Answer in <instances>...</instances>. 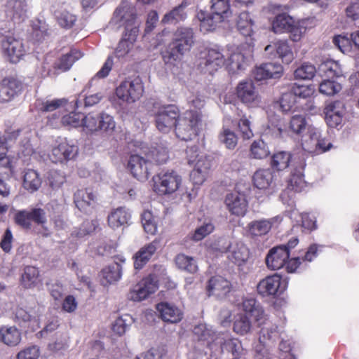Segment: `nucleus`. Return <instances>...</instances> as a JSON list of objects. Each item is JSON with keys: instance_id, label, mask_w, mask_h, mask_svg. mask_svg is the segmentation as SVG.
Here are the masks:
<instances>
[{"instance_id": "1", "label": "nucleus", "mask_w": 359, "mask_h": 359, "mask_svg": "<svg viewBox=\"0 0 359 359\" xmlns=\"http://www.w3.org/2000/svg\"><path fill=\"white\" fill-rule=\"evenodd\" d=\"M61 122L65 126L81 127L86 134H93L98 131L111 132L115 128L114 118L105 112H90L84 114L72 111L62 117Z\"/></svg>"}, {"instance_id": "2", "label": "nucleus", "mask_w": 359, "mask_h": 359, "mask_svg": "<svg viewBox=\"0 0 359 359\" xmlns=\"http://www.w3.org/2000/svg\"><path fill=\"white\" fill-rule=\"evenodd\" d=\"M195 41L193 28L184 26L177 27L165 49L161 51L163 60L166 65L177 66L182 62L184 56L191 51Z\"/></svg>"}, {"instance_id": "3", "label": "nucleus", "mask_w": 359, "mask_h": 359, "mask_svg": "<svg viewBox=\"0 0 359 359\" xmlns=\"http://www.w3.org/2000/svg\"><path fill=\"white\" fill-rule=\"evenodd\" d=\"M114 19L125 29L123 38L116 48L117 57H123L130 51L139 32L136 9L129 5H121L115 10Z\"/></svg>"}, {"instance_id": "4", "label": "nucleus", "mask_w": 359, "mask_h": 359, "mask_svg": "<svg viewBox=\"0 0 359 359\" xmlns=\"http://www.w3.org/2000/svg\"><path fill=\"white\" fill-rule=\"evenodd\" d=\"M202 113L188 109L180 116L174 128L175 135L183 141H189L198 135Z\"/></svg>"}, {"instance_id": "5", "label": "nucleus", "mask_w": 359, "mask_h": 359, "mask_svg": "<svg viewBox=\"0 0 359 359\" xmlns=\"http://www.w3.org/2000/svg\"><path fill=\"white\" fill-rule=\"evenodd\" d=\"M152 189L158 196L176 192L182 184V177L174 170L161 171L152 177Z\"/></svg>"}, {"instance_id": "6", "label": "nucleus", "mask_w": 359, "mask_h": 359, "mask_svg": "<svg viewBox=\"0 0 359 359\" xmlns=\"http://www.w3.org/2000/svg\"><path fill=\"white\" fill-rule=\"evenodd\" d=\"M144 93V84L139 76L128 77L116 88L115 94L121 101L131 104L140 100Z\"/></svg>"}, {"instance_id": "7", "label": "nucleus", "mask_w": 359, "mask_h": 359, "mask_svg": "<svg viewBox=\"0 0 359 359\" xmlns=\"http://www.w3.org/2000/svg\"><path fill=\"white\" fill-rule=\"evenodd\" d=\"M226 62L224 55L219 49L205 48L199 53L198 69L204 74H213Z\"/></svg>"}, {"instance_id": "8", "label": "nucleus", "mask_w": 359, "mask_h": 359, "mask_svg": "<svg viewBox=\"0 0 359 359\" xmlns=\"http://www.w3.org/2000/svg\"><path fill=\"white\" fill-rule=\"evenodd\" d=\"M288 283L282 276L276 273L262 278L257 285V292L262 297L276 298L286 290Z\"/></svg>"}, {"instance_id": "9", "label": "nucleus", "mask_w": 359, "mask_h": 359, "mask_svg": "<svg viewBox=\"0 0 359 359\" xmlns=\"http://www.w3.org/2000/svg\"><path fill=\"white\" fill-rule=\"evenodd\" d=\"M254 45L252 39L240 44L236 50L231 53L225 64L229 71L232 74H238L245 69L247 59L252 56Z\"/></svg>"}, {"instance_id": "10", "label": "nucleus", "mask_w": 359, "mask_h": 359, "mask_svg": "<svg viewBox=\"0 0 359 359\" xmlns=\"http://www.w3.org/2000/svg\"><path fill=\"white\" fill-rule=\"evenodd\" d=\"M180 116V110L177 105L161 106L154 114L156 127L159 131L167 133L175 128Z\"/></svg>"}, {"instance_id": "11", "label": "nucleus", "mask_w": 359, "mask_h": 359, "mask_svg": "<svg viewBox=\"0 0 359 359\" xmlns=\"http://www.w3.org/2000/svg\"><path fill=\"white\" fill-rule=\"evenodd\" d=\"M3 55L11 62H19L26 54L22 41L13 35L4 36L0 41Z\"/></svg>"}, {"instance_id": "12", "label": "nucleus", "mask_w": 359, "mask_h": 359, "mask_svg": "<svg viewBox=\"0 0 359 359\" xmlns=\"http://www.w3.org/2000/svg\"><path fill=\"white\" fill-rule=\"evenodd\" d=\"M14 222L26 230L32 228V222L43 227L47 222L46 212L41 208L19 210L14 215Z\"/></svg>"}, {"instance_id": "13", "label": "nucleus", "mask_w": 359, "mask_h": 359, "mask_svg": "<svg viewBox=\"0 0 359 359\" xmlns=\"http://www.w3.org/2000/svg\"><path fill=\"white\" fill-rule=\"evenodd\" d=\"M83 53L77 48H72L67 53L62 54L53 63L51 68L47 69L46 76H56L69 71L73 65L81 59Z\"/></svg>"}, {"instance_id": "14", "label": "nucleus", "mask_w": 359, "mask_h": 359, "mask_svg": "<svg viewBox=\"0 0 359 359\" xmlns=\"http://www.w3.org/2000/svg\"><path fill=\"white\" fill-rule=\"evenodd\" d=\"M235 93L238 100L248 107L256 106L261 101L259 91L251 80L240 81Z\"/></svg>"}, {"instance_id": "15", "label": "nucleus", "mask_w": 359, "mask_h": 359, "mask_svg": "<svg viewBox=\"0 0 359 359\" xmlns=\"http://www.w3.org/2000/svg\"><path fill=\"white\" fill-rule=\"evenodd\" d=\"M158 281L154 275L149 274L137 283L130 291L129 297L134 302H140L147 299L158 289Z\"/></svg>"}, {"instance_id": "16", "label": "nucleus", "mask_w": 359, "mask_h": 359, "mask_svg": "<svg viewBox=\"0 0 359 359\" xmlns=\"http://www.w3.org/2000/svg\"><path fill=\"white\" fill-rule=\"evenodd\" d=\"M128 169L139 181H146L151 173L152 163L139 155H131L128 163Z\"/></svg>"}, {"instance_id": "17", "label": "nucleus", "mask_w": 359, "mask_h": 359, "mask_svg": "<svg viewBox=\"0 0 359 359\" xmlns=\"http://www.w3.org/2000/svg\"><path fill=\"white\" fill-rule=\"evenodd\" d=\"M73 199L76 207L86 214L95 209L97 205V196L90 188L78 189Z\"/></svg>"}, {"instance_id": "18", "label": "nucleus", "mask_w": 359, "mask_h": 359, "mask_svg": "<svg viewBox=\"0 0 359 359\" xmlns=\"http://www.w3.org/2000/svg\"><path fill=\"white\" fill-rule=\"evenodd\" d=\"M23 89L21 81L13 76L4 78L0 82V102H8L18 96Z\"/></svg>"}, {"instance_id": "19", "label": "nucleus", "mask_w": 359, "mask_h": 359, "mask_svg": "<svg viewBox=\"0 0 359 359\" xmlns=\"http://www.w3.org/2000/svg\"><path fill=\"white\" fill-rule=\"evenodd\" d=\"M77 146L69 144L66 139H64L53 147L49 157L53 163H63L72 159L77 154Z\"/></svg>"}, {"instance_id": "20", "label": "nucleus", "mask_w": 359, "mask_h": 359, "mask_svg": "<svg viewBox=\"0 0 359 359\" xmlns=\"http://www.w3.org/2000/svg\"><path fill=\"white\" fill-rule=\"evenodd\" d=\"M283 217L280 215L268 219L255 220L248 225V231L252 237L262 236L267 234L272 226H278L281 223Z\"/></svg>"}, {"instance_id": "21", "label": "nucleus", "mask_w": 359, "mask_h": 359, "mask_svg": "<svg viewBox=\"0 0 359 359\" xmlns=\"http://www.w3.org/2000/svg\"><path fill=\"white\" fill-rule=\"evenodd\" d=\"M290 257L287 248L280 245L271 248L266 257V264L269 269L276 271L283 268Z\"/></svg>"}, {"instance_id": "22", "label": "nucleus", "mask_w": 359, "mask_h": 359, "mask_svg": "<svg viewBox=\"0 0 359 359\" xmlns=\"http://www.w3.org/2000/svg\"><path fill=\"white\" fill-rule=\"evenodd\" d=\"M156 309L164 322L177 323L183 318L182 311L173 304L162 302L156 304Z\"/></svg>"}, {"instance_id": "23", "label": "nucleus", "mask_w": 359, "mask_h": 359, "mask_svg": "<svg viewBox=\"0 0 359 359\" xmlns=\"http://www.w3.org/2000/svg\"><path fill=\"white\" fill-rule=\"evenodd\" d=\"M224 203L232 215L243 217L247 212L248 201L245 196L239 193L228 194Z\"/></svg>"}, {"instance_id": "24", "label": "nucleus", "mask_w": 359, "mask_h": 359, "mask_svg": "<svg viewBox=\"0 0 359 359\" xmlns=\"http://www.w3.org/2000/svg\"><path fill=\"white\" fill-rule=\"evenodd\" d=\"M205 290L208 297H224L230 292L231 283L222 276H212L208 281Z\"/></svg>"}, {"instance_id": "25", "label": "nucleus", "mask_w": 359, "mask_h": 359, "mask_svg": "<svg viewBox=\"0 0 359 359\" xmlns=\"http://www.w3.org/2000/svg\"><path fill=\"white\" fill-rule=\"evenodd\" d=\"M159 244L158 239H154L152 242L141 248L133 257L134 260V268L136 270L142 269L151 259L157 250Z\"/></svg>"}, {"instance_id": "26", "label": "nucleus", "mask_w": 359, "mask_h": 359, "mask_svg": "<svg viewBox=\"0 0 359 359\" xmlns=\"http://www.w3.org/2000/svg\"><path fill=\"white\" fill-rule=\"evenodd\" d=\"M283 72V66L278 63H264L257 67L254 72V78L257 81L276 79L281 76Z\"/></svg>"}, {"instance_id": "27", "label": "nucleus", "mask_w": 359, "mask_h": 359, "mask_svg": "<svg viewBox=\"0 0 359 359\" xmlns=\"http://www.w3.org/2000/svg\"><path fill=\"white\" fill-rule=\"evenodd\" d=\"M273 50H276L278 57L285 64H290L294 59L292 48L287 40H279L273 44L267 45L265 48L267 53H271Z\"/></svg>"}, {"instance_id": "28", "label": "nucleus", "mask_w": 359, "mask_h": 359, "mask_svg": "<svg viewBox=\"0 0 359 359\" xmlns=\"http://www.w3.org/2000/svg\"><path fill=\"white\" fill-rule=\"evenodd\" d=\"M131 215L126 207L113 209L107 217V223L113 229H118L128 224Z\"/></svg>"}, {"instance_id": "29", "label": "nucleus", "mask_w": 359, "mask_h": 359, "mask_svg": "<svg viewBox=\"0 0 359 359\" xmlns=\"http://www.w3.org/2000/svg\"><path fill=\"white\" fill-rule=\"evenodd\" d=\"M243 311L254 318L255 320L259 325L266 320L263 307L257 302L255 298H246L242 302Z\"/></svg>"}, {"instance_id": "30", "label": "nucleus", "mask_w": 359, "mask_h": 359, "mask_svg": "<svg viewBox=\"0 0 359 359\" xmlns=\"http://www.w3.org/2000/svg\"><path fill=\"white\" fill-rule=\"evenodd\" d=\"M226 252H229L228 259L238 266L244 264L249 257L248 249L243 243L229 244Z\"/></svg>"}, {"instance_id": "31", "label": "nucleus", "mask_w": 359, "mask_h": 359, "mask_svg": "<svg viewBox=\"0 0 359 359\" xmlns=\"http://www.w3.org/2000/svg\"><path fill=\"white\" fill-rule=\"evenodd\" d=\"M21 339V332L15 326L0 327V342L8 346H15L20 343Z\"/></svg>"}, {"instance_id": "32", "label": "nucleus", "mask_w": 359, "mask_h": 359, "mask_svg": "<svg viewBox=\"0 0 359 359\" xmlns=\"http://www.w3.org/2000/svg\"><path fill=\"white\" fill-rule=\"evenodd\" d=\"M274 172L270 168L259 169L252 176V182L259 189H269L273 182Z\"/></svg>"}, {"instance_id": "33", "label": "nucleus", "mask_w": 359, "mask_h": 359, "mask_svg": "<svg viewBox=\"0 0 359 359\" xmlns=\"http://www.w3.org/2000/svg\"><path fill=\"white\" fill-rule=\"evenodd\" d=\"M188 6L186 0H183L182 3L173 8L168 13H165L162 19L164 24H176L181 21H184L187 17L185 8Z\"/></svg>"}, {"instance_id": "34", "label": "nucleus", "mask_w": 359, "mask_h": 359, "mask_svg": "<svg viewBox=\"0 0 359 359\" xmlns=\"http://www.w3.org/2000/svg\"><path fill=\"white\" fill-rule=\"evenodd\" d=\"M175 263L178 269L188 273L194 274L198 271V267L194 257L180 253L175 257Z\"/></svg>"}, {"instance_id": "35", "label": "nucleus", "mask_w": 359, "mask_h": 359, "mask_svg": "<svg viewBox=\"0 0 359 359\" xmlns=\"http://www.w3.org/2000/svg\"><path fill=\"white\" fill-rule=\"evenodd\" d=\"M41 185L39 173L32 169H27L23 175L22 186L29 193L37 191Z\"/></svg>"}, {"instance_id": "36", "label": "nucleus", "mask_w": 359, "mask_h": 359, "mask_svg": "<svg viewBox=\"0 0 359 359\" xmlns=\"http://www.w3.org/2000/svg\"><path fill=\"white\" fill-rule=\"evenodd\" d=\"M270 153L268 144L262 139H258L252 142L249 156L251 158L261 160L267 158Z\"/></svg>"}, {"instance_id": "37", "label": "nucleus", "mask_w": 359, "mask_h": 359, "mask_svg": "<svg viewBox=\"0 0 359 359\" xmlns=\"http://www.w3.org/2000/svg\"><path fill=\"white\" fill-rule=\"evenodd\" d=\"M292 159V154L290 152L280 151L276 152L271 156V166L278 171L283 170L288 168Z\"/></svg>"}, {"instance_id": "38", "label": "nucleus", "mask_w": 359, "mask_h": 359, "mask_svg": "<svg viewBox=\"0 0 359 359\" xmlns=\"http://www.w3.org/2000/svg\"><path fill=\"white\" fill-rule=\"evenodd\" d=\"M254 22L250 17L248 12H242L239 14L236 22L238 32L246 37H251L253 34Z\"/></svg>"}, {"instance_id": "39", "label": "nucleus", "mask_w": 359, "mask_h": 359, "mask_svg": "<svg viewBox=\"0 0 359 359\" xmlns=\"http://www.w3.org/2000/svg\"><path fill=\"white\" fill-rule=\"evenodd\" d=\"M294 19L285 13L277 15L272 21V29L276 34L285 33Z\"/></svg>"}, {"instance_id": "40", "label": "nucleus", "mask_w": 359, "mask_h": 359, "mask_svg": "<svg viewBox=\"0 0 359 359\" xmlns=\"http://www.w3.org/2000/svg\"><path fill=\"white\" fill-rule=\"evenodd\" d=\"M39 277V271L37 268L32 266H27L24 269V271L21 276L22 285L25 288H31L34 287Z\"/></svg>"}, {"instance_id": "41", "label": "nucleus", "mask_w": 359, "mask_h": 359, "mask_svg": "<svg viewBox=\"0 0 359 359\" xmlns=\"http://www.w3.org/2000/svg\"><path fill=\"white\" fill-rule=\"evenodd\" d=\"M197 18L201 22L200 27L201 29L206 32L212 31L215 29L216 25L218 22H222L223 20H219L213 13H208L205 11H200L197 13Z\"/></svg>"}, {"instance_id": "42", "label": "nucleus", "mask_w": 359, "mask_h": 359, "mask_svg": "<svg viewBox=\"0 0 359 359\" xmlns=\"http://www.w3.org/2000/svg\"><path fill=\"white\" fill-rule=\"evenodd\" d=\"M222 352L231 353L233 358H239L243 348L240 340L235 338L225 339L220 345Z\"/></svg>"}, {"instance_id": "43", "label": "nucleus", "mask_w": 359, "mask_h": 359, "mask_svg": "<svg viewBox=\"0 0 359 359\" xmlns=\"http://www.w3.org/2000/svg\"><path fill=\"white\" fill-rule=\"evenodd\" d=\"M211 12L215 15L219 20H224L228 17L230 5L229 0H211Z\"/></svg>"}, {"instance_id": "44", "label": "nucleus", "mask_w": 359, "mask_h": 359, "mask_svg": "<svg viewBox=\"0 0 359 359\" xmlns=\"http://www.w3.org/2000/svg\"><path fill=\"white\" fill-rule=\"evenodd\" d=\"M306 186L302 172L296 170L292 172L287 182V188L295 192H301Z\"/></svg>"}, {"instance_id": "45", "label": "nucleus", "mask_w": 359, "mask_h": 359, "mask_svg": "<svg viewBox=\"0 0 359 359\" xmlns=\"http://www.w3.org/2000/svg\"><path fill=\"white\" fill-rule=\"evenodd\" d=\"M55 15L57 22L63 28H72L76 21V16L67 10H57Z\"/></svg>"}, {"instance_id": "46", "label": "nucleus", "mask_w": 359, "mask_h": 359, "mask_svg": "<svg viewBox=\"0 0 359 359\" xmlns=\"http://www.w3.org/2000/svg\"><path fill=\"white\" fill-rule=\"evenodd\" d=\"M327 79H333L342 75V69L340 65L334 60H327L320 67Z\"/></svg>"}, {"instance_id": "47", "label": "nucleus", "mask_w": 359, "mask_h": 359, "mask_svg": "<svg viewBox=\"0 0 359 359\" xmlns=\"http://www.w3.org/2000/svg\"><path fill=\"white\" fill-rule=\"evenodd\" d=\"M219 140L226 149H234L238 144V137L229 128H223L218 136Z\"/></svg>"}, {"instance_id": "48", "label": "nucleus", "mask_w": 359, "mask_h": 359, "mask_svg": "<svg viewBox=\"0 0 359 359\" xmlns=\"http://www.w3.org/2000/svg\"><path fill=\"white\" fill-rule=\"evenodd\" d=\"M102 278L106 283L111 284L118 281L122 276V266L110 265L102 271Z\"/></svg>"}, {"instance_id": "49", "label": "nucleus", "mask_w": 359, "mask_h": 359, "mask_svg": "<svg viewBox=\"0 0 359 359\" xmlns=\"http://www.w3.org/2000/svg\"><path fill=\"white\" fill-rule=\"evenodd\" d=\"M341 90V84L333 79H325L319 85V92L327 96L334 95Z\"/></svg>"}, {"instance_id": "50", "label": "nucleus", "mask_w": 359, "mask_h": 359, "mask_svg": "<svg viewBox=\"0 0 359 359\" xmlns=\"http://www.w3.org/2000/svg\"><path fill=\"white\" fill-rule=\"evenodd\" d=\"M141 222L144 231L151 235H154L157 231V224L154 217L150 210H144L141 215Z\"/></svg>"}, {"instance_id": "51", "label": "nucleus", "mask_w": 359, "mask_h": 359, "mask_svg": "<svg viewBox=\"0 0 359 359\" xmlns=\"http://www.w3.org/2000/svg\"><path fill=\"white\" fill-rule=\"evenodd\" d=\"M251 329V322L245 315L238 316L233 323V330L238 334L244 335L248 333Z\"/></svg>"}, {"instance_id": "52", "label": "nucleus", "mask_w": 359, "mask_h": 359, "mask_svg": "<svg viewBox=\"0 0 359 359\" xmlns=\"http://www.w3.org/2000/svg\"><path fill=\"white\" fill-rule=\"evenodd\" d=\"M316 72V69L314 65L304 63L294 71V75L297 79L309 80L313 79Z\"/></svg>"}, {"instance_id": "53", "label": "nucleus", "mask_w": 359, "mask_h": 359, "mask_svg": "<svg viewBox=\"0 0 359 359\" xmlns=\"http://www.w3.org/2000/svg\"><path fill=\"white\" fill-rule=\"evenodd\" d=\"M7 148L0 149V172L4 175L13 173L12 159L6 155Z\"/></svg>"}, {"instance_id": "54", "label": "nucleus", "mask_w": 359, "mask_h": 359, "mask_svg": "<svg viewBox=\"0 0 359 359\" xmlns=\"http://www.w3.org/2000/svg\"><path fill=\"white\" fill-rule=\"evenodd\" d=\"M310 137L311 140L316 142V149L320 152H325L328 151L332 147V144L328 142L327 140L320 138V133L318 130L314 129L310 132Z\"/></svg>"}, {"instance_id": "55", "label": "nucleus", "mask_w": 359, "mask_h": 359, "mask_svg": "<svg viewBox=\"0 0 359 359\" xmlns=\"http://www.w3.org/2000/svg\"><path fill=\"white\" fill-rule=\"evenodd\" d=\"M306 30V27L303 26L300 22L294 21L292 26L285 33L290 34V39L294 42L299 41Z\"/></svg>"}, {"instance_id": "56", "label": "nucleus", "mask_w": 359, "mask_h": 359, "mask_svg": "<svg viewBox=\"0 0 359 359\" xmlns=\"http://www.w3.org/2000/svg\"><path fill=\"white\" fill-rule=\"evenodd\" d=\"M291 93H293L294 98H308L311 97L315 90L313 87L311 86H305V85H297L294 83L292 88Z\"/></svg>"}, {"instance_id": "57", "label": "nucleus", "mask_w": 359, "mask_h": 359, "mask_svg": "<svg viewBox=\"0 0 359 359\" xmlns=\"http://www.w3.org/2000/svg\"><path fill=\"white\" fill-rule=\"evenodd\" d=\"M306 121L303 115H294L290 121V129L295 134H301L306 128Z\"/></svg>"}, {"instance_id": "58", "label": "nucleus", "mask_w": 359, "mask_h": 359, "mask_svg": "<svg viewBox=\"0 0 359 359\" xmlns=\"http://www.w3.org/2000/svg\"><path fill=\"white\" fill-rule=\"evenodd\" d=\"M238 128L243 140H249L254 135L251 128V122L245 116H243L238 121Z\"/></svg>"}, {"instance_id": "59", "label": "nucleus", "mask_w": 359, "mask_h": 359, "mask_svg": "<svg viewBox=\"0 0 359 359\" xmlns=\"http://www.w3.org/2000/svg\"><path fill=\"white\" fill-rule=\"evenodd\" d=\"M39 355V347L36 345H32L20 350L16 355V359H38Z\"/></svg>"}, {"instance_id": "60", "label": "nucleus", "mask_w": 359, "mask_h": 359, "mask_svg": "<svg viewBox=\"0 0 359 359\" xmlns=\"http://www.w3.org/2000/svg\"><path fill=\"white\" fill-rule=\"evenodd\" d=\"M280 107L283 112H288L292 110L296 103V99L293 93L287 92L281 95L279 100Z\"/></svg>"}, {"instance_id": "61", "label": "nucleus", "mask_w": 359, "mask_h": 359, "mask_svg": "<svg viewBox=\"0 0 359 359\" xmlns=\"http://www.w3.org/2000/svg\"><path fill=\"white\" fill-rule=\"evenodd\" d=\"M214 229L215 226L211 222L205 223L194 231L191 238L195 241H201L211 233Z\"/></svg>"}, {"instance_id": "62", "label": "nucleus", "mask_w": 359, "mask_h": 359, "mask_svg": "<svg viewBox=\"0 0 359 359\" xmlns=\"http://www.w3.org/2000/svg\"><path fill=\"white\" fill-rule=\"evenodd\" d=\"M13 236L11 230L7 228L0 241V248L5 253H10L12 250Z\"/></svg>"}, {"instance_id": "63", "label": "nucleus", "mask_w": 359, "mask_h": 359, "mask_svg": "<svg viewBox=\"0 0 359 359\" xmlns=\"http://www.w3.org/2000/svg\"><path fill=\"white\" fill-rule=\"evenodd\" d=\"M351 39L347 36L338 35L333 38V43L337 46L343 53L349 52L351 49Z\"/></svg>"}, {"instance_id": "64", "label": "nucleus", "mask_w": 359, "mask_h": 359, "mask_svg": "<svg viewBox=\"0 0 359 359\" xmlns=\"http://www.w3.org/2000/svg\"><path fill=\"white\" fill-rule=\"evenodd\" d=\"M152 160L158 165L164 164L169 158L168 151L165 148H155L151 151Z\"/></svg>"}]
</instances>
